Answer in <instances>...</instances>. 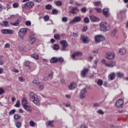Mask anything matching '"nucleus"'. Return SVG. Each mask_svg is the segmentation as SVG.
I'll return each mask as SVG.
<instances>
[{"label":"nucleus","instance_id":"obj_1","mask_svg":"<svg viewBox=\"0 0 128 128\" xmlns=\"http://www.w3.org/2000/svg\"><path fill=\"white\" fill-rule=\"evenodd\" d=\"M100 30L102 32H108L110 30V24L106 22H102L100 24Z\"/></svg>","mask_w":128,"mask_h":128},{"label":"nucleus","instance_id":"obj_2","mask_svg":"<svg viewBox=\"0 0 128 128\" xmlns=\"http://www.w3.org/2000/svg\"><path fill=\"white\" fill-rule=\"evenodd\" d=\"M34 6V4L33 2H29L22 6V8H25L26 10H30Z\"/></svg>","mask_w":128,"mask_h":128},{"label":"nucleus","instance_id":"obj_3","mask_svg":"<svg viewBox=\"0 0 128 128\" xmlns=\"http://www.w3.org/2000/svg\"><path fill=\"white\" fill-rule=\"evenodd\" d=\"M18 36L21 40H24V38L26 34V29L25 28H21L18 32Z\"/></svg>","mask_w":128,"mask_h":128},{"label":"nucleus","instance_id":"obj_4","mask_svg":"<svg viewBox=\"0 0 128 128\" xmlns=\"http://www.w3.org/2000/svg\"><path fill=\"white\" fill-rule=\"evenodd\" d=\"M95 42L96 44H100V42L104 40V37L102 35H96L94 37Z\"/></svg>","mask_w":128,"mask_h":128},{"label":"nucleus","instance_id":"obj_5","mask_svg":"<svg viewBox=\"0 0 128 128\" xmlns=\"http://www.w3.org/2000/svg\"><path fill=\"white\" fill-rule=\"evenodd\" d=\"M82 20V18L80 16H76L74 18L73 20H72L69 22L70 24H76V22H80Z\"/></svg>","mask_w":128,"mask_h":128},{"label":"nucleus","instance_id":"obj_6","mask_svg":"<svg viewBox=\"0 0 128 128\" xmlns=\"http://www.w3.org/2000/svg\"><path fill=\"white\" fill-rule=\"evenodd\" d=\"M60 44L62 45L61 50H62V52L66 50V48L68 46V42L66 40H62L60 41Z\"/></svg>","mask_w":128,"mask_h":128},{"label":"nucleus","instance_id":"obj_7","mask_svg":"<svg viewBox=\"0 0 128 128\" xmlns=\"http://www.w3.org/2000/svg\"><path fill=\"white\" fill-rule=\"evenodd\" d=\"M82 56V52H78L73 53L72 54L71 58H72V60H78V58H76L78 56Z\"/></svg>","mask_w":128,"mask_h":128},{"label":"nucleus","instance_id":"obj_8","mask_svg":"<svg viewBox=\"0 0 128 128\" xmlns=\"http://www.w3.org/2000/svg\"><path fill=\"white\" fill-rule=\"evenodd\" d=\"M90 69L88 68H84L81 72V76L82 78H86V74L88 72Z\"/></svg>","mask_w":128,"mask_h":128},{"label":"nucleus","instance_id":"obj_9","mask_svg":"<svg viewBox=\"0 0 128 128\" xmlns=\"http://www.w3.org/2000/svg\"><path fill=\"white\" fill-rule=\"evenodd\" d=\"M1 32L6 34H12L14 32V31L12 30H10L8 29H2L1 30Z\"/></svg>","mask_w":128,"mask_h":128},{"label":"nucleus","instance_id":"obj_10","mask_svg":"<svg viewBox=\"0 0 128 128\" xmlns=\"http://www.w3.org/2000/svg\"><path fill=\"white\" fill-rule=\"evenodd\" d=\"M80 38L82 40L83 42H84V44H88V42H90V40L86 35H82Z\"/></svg>","mask_w":128,"mask_h":128},{"label":"nucleus","instance_id":"obj_11","mask_svg":"<svg viewBox=\"0 0 128 128\" xmlns=\"http://www.w3.org/2000/svg\"><path fill=\"white\" fill-rule=\"evenodd\" d=\"M70 10H69L70 14H76L78 12L79 10L76 7H72L70 6Z\"/></svg>","mask_w":128,"mask_h":128},{"label":"nucleus","instance_id":"obj_12","mask_svg":"<svg viewBox=\"0 0 128 128\" xmlns=\"http://www.w3.org/2000/svg\"><path fill=\"white\" fill-rule=\"evenodd\" d=\"M86 88H84L80 92V98H81L82 100L83 98H86Z\"/></svg>","mask_w":128,"mask_h":128},{"label":"nucleus","instance_id":"obj_13","mask_svg":"<svg viewBox=\"0 0 128 128\" xmlns=\"http://www.w3.org/2000/svg\"><path fill=\"white\" fill-rule=\"evenodd\" d=\"M124 100L122 99H118L117 100L116 103V106H117V108H120L122 104H124Z\"/></svg>","mask_w":128,"mask_h":128},{"label":"nucleus","instance_id":"obj_14","mask_svg":"<svg viewBox=\"0 0 128 128\" xmlns=\"http://www.w3.org/2000/svg\"><path fill=\"white\" fill-rule=\"evenodd\" d=\"M110 10L108 8H105L102 10V14L105 18H108L110 16V13H108Z\"/></svg>","mask_w":128,"mask_h":128},{"label":"nucleus","instance_id":"obj_15","mask_svg":"<svg viewBox=\"0 0 128 128\" xmlns=\"http://www.w3.org/2000/svg\"><path fill=\"white\" fill-rule=\"evenodd\" d=\"M108 78L110 80H114L116 78V72H113L110 73L108 76Z\"/></svg>","mask_w":128,"mask_h":128},{"label":"nucleus","instance_id":"obj_16","mask_svg":"<svg viewBox=\"0 0 128 128\" xmlns=\"http://www.w3.org/2000/svg\"><path fill=\"white\" fill-rule=\"evenodd\" d=\"M90 20L92 22H99L100 19L98 18H96V16H94V15H91L90 16Z\"/></svg>","mask_w":128,"mask_h":128},{"label":"nucleus","instance_id":"obj_17","mask_svg":"<svg viewBox=\"0 0 128 128\" xmlns=\"http://www.w3.org/2000/svg\"><path fill=\"white\" fill-rule=\"evenodd\" d=\"M106 66H108L109 68H113V66H116V62L110 61L109 62L106 63Z\"/></svg>","mask_w":128,"mask_h":128},{"label":"nucleus","instance_id":"obj_18","mask_svg":"<svg viewBox=\"0 0 128 128\" xmlns=\"http://www.w3.org/2000/svg\"><path fill=\"white\" fill-rule=\"evenodd\" d=\"M106 58H108V60H114V53H112V52L108 53Z\"/></svg>","mask_w":128,"mask_h":128},{"label":"nucleus","instance_id":"obj_19","mask_svg":"<svg viewBox=\"0 0 128 128\" xmlns=\"http://www.w3.org/2000/svg\"><path fill=\"white\" fill-rule=\"evenodd\" d=\"M75 88H76V83L74 82H72L68 86V88L70 90H74Z\"/></svg>","mask_w":128,"mask_h":128},{"label":"nucleus","instance_id":"obj_20","mask_svg":"<svg viewBox=\"0 0 128 128\" xmlns=\"http://www.w3.org/2000/svg\"><path fill=\"white\" fill-rule=\"evenodd\" d=\"M34 42H36V37L34 36H32V35H30L28 41L29 44H34Z\"/></svg>","mask_w":128,"mask_h":128},{"label":"nucleus","instance_id":"obj_21","mask_svg":"<svg viewBox=\"0 0 128 128\" xmlns=\"http://www.w3.org/2000/svg\"><path fill=\"white\" fill-rule=\"evenodd\" d=\"M126 50L125 48H122L119 50V54L121 56H124L126 54Z\"/></svg>","mask_w":128,"mask_h":128},{"label":"nucleus","instance_id":"obj_22","mask_svg":"<svg viewBox=\"0 0 128 128\" xmlns=\"http://www.w3.org/2000/svg\"><path fill=\"white\" fill-rule=\"evenodd\" d=\"M33 102L34 104H36V106H40V99H38V97L33 100Z\"/></svg>","mask_w":128,"mask_h":128},{"label":"nucleus","instance_id":"obj_23","mask_svg":"<svg viewBox=\"0 0 128 128\" xmlns=\"http://www.w3.org/2000/svg\"><path fill=\"white\" fill-rule=\"evenodd\" d=\"M30 97L32 100H35L38 98V96H36V94L34 92H31L30 94Z\"/></svg>","mask_w":128,"mask_h":128},{"label":"nucleus","instance_id":"obj_24","mask_svg":"<svg viewBox=\"0 0 128 128\" xmlns=\"http://www.w3.org/2000/svg\"><path fill=\"white\" fill-rule=\"evenodd\" d=\"M24 108L26 110H27V112H32V106H28V105H25L24 106H23Z\"/></svg>","mask_w":128,"mask_h":128},{"label":"nucleus","instance_id":"obj_25","mask_svg":"<svg viewBox=\"0 0 128 128\" xmlns=\"http://www.w3.org/2000/svg\"><path fill=\"white\" fill-rule=\"evenodd\" d=\"M22 106H26L28 104V101L26 100V98L24 97L22 98Z\"/></svg>","mask_w":128,"mask_h":128},{"label":"nucleus","instance_id":"obj_26","mask_svg":"<svg viewBox=\"0 0 128 128\" xmlns=\"http://www.w3.org/2000/svg\"><path fill=\"white\" fill-rule=\"evenodd\" d=\"M50 62L52 64H54L56 62H58V58L53 57L50 60Z\"/></svg>","mask_w":128,"mask_h":128},{"label":"nucleus","instance_id":"obj_27","mask_svg":"<svg viewBox=\"0 0 128 128\" xmlns=\"http://www.w3.org/2000/svg\"><path fill=\"white\" fill-rule=\"evenodd\" d=\"M54 4H56V6H62V1H54Z\"/></svg>","mask_w":128,"mask_h":128},{"label":"nucleus","instance_id":"obj_28","mask_svg":"<svg viewBox=\"0 0 128 128\" xmlns=\"http://www.w3.org/2000/svg\"><path fill=\"white\" fill-rule=\"evenodd\" d=\"M22 118V116H20V114H16L14 116V120H19V118Z\"/></svg>","mask_w":128,"mask_h":128},{"label":"nucleus","instance_id":"obj_29","mask_svg":"<svg viewBox=\"0 0 128 128\" xmlns=\"http://www.w3.org/2000/svg\"><path fill=\"white\" fill-rule=\"evenodd\" d=\"M11 26H18V24H20V23L18 22V20L16 21L15 22H10V23Z\"/></svg>","mask_w":128,"mask_h":128},{"label":"nucleus","instance_id":"obj_30","mask_svg":"<svg viewBox=\"0 0 128 128\" xmlns=\"http://www.w3.org/2000/svg\"><path fill=\"white\" fill-rule=\"evenodd\" d=\"M94 6H102V2H100V1H98L95 2Z\"/></svg>","mask_w":128,"mask_h":128},{"label":"nucleus","instance_id":"obj_31","mask_svg":"<svg viewBox=\"0 0 128 128\" xmlns=\"http://www.w3.org/2000/svg\"><path fill=\"white\" fill-rule=\"evenodd\" d=\"M32 57L35 60H38V55L36 54H32Z\"/></svg>","mask_w":128,"mask_h":128},{"label":"nucleus","instance_id":"obj_32","mask_svg":"<svg viewBox=\"0 0 128 128\" xmlns=\"http://www.w3.org/2000/svg\"><path fill=\"white\" fill-rule=\"evenodd\" d=\"M3 24H1V26H4L6 27L8 26V22L7 20L4 21Z\"/></svg>","mask_w":128,"mask_h":128},{"label":"nucleus","instance_id":"obj_33","mask_svg":"<svg viewBox=\"0 0 128 128\" xmlns=\"http://www.w3.org/2000/svg\"><path fill=\"white\" fill-rule=\"evenodd\" d=\"M116 74L118 78H124V73L120 72H118Z\"/></svg>","mask_w":128,"mask_h":128},{"label":"nucleus","instance_id":"obj_34","mask_svg":"<svg viewBox=\"0 0 128 128\" xmlns=\"http://www.w3.org/2000/svg\"><path fill=\"white\" fill-rule=\"evenodd\" d=\"M84 22L85 24H88L90 22V18L88 17H85L84 19Z\"/></svg>","mask_w":128,"mask_h":128},{"label":"nucleus","instance_id":"obj_35","mask_svg":"<svg viewBox=\"0 0 128 128\" xmlns=\"http://www.w3.org/2000/svg\"><path fill=\"white\" fill-rule=\"evenodd\" d=\"M60 35L59 34H56L54 35V38L55 40H60Z\"/></svg>","mask_w":128,"mask_h":128},{"label":"nucleus","instance_id":"obj_36","mask_svg":"<svg viewBox=\"0 0 128 128\" xmlns=\"http://www.w3.org/2000/svg\"><path fill=\"white\" fill-rule=\"evenodd\" d=\"M53 48L55 50H58L60 49V46L58 44H54L53 46Z\"/></svg>","mask_w":128,"mask_h":128},{"label":"nucleus","instance_id":"obj_37","mask_svg":"<svg viewBox=\"0 0 128 128\" xmlns=\"http://www.w3.org/2000/svg\"><path fill=\"white\" fill-rule=\"evenodd\" d=\"M52 12L53 14H58V11L56 9H54L52 10Z\"/></svg>","mask_w":128,"mask_h":128},{"label":"nucleus","instance_id":"obj_38","mask_svg":"<svg viewBox=\"0 0 128 128\" xmlns=\"http://www.w3.org/2000/svg\"><path fill=\"white\" fill-rule=\"evenodd\" d=\"M20 100H17L14 106L16 108H20Z\"/></svg>","mask_w":128,"mask_h":128},{"label":"nucleus","instance_id":"obj_39","mask_svg":"<svg viewBox=\"0 0 128 128\" xmlns=\"http://www.w3.org/2000/svg\"><path fill=\"white\" fill-rule=\"evenodd\" d=\"M14 112H16V110L15 109H13V110H11L9 112V116H12V114H14Z\"/></svg>","mask_w":128,"mask_h":128},{"label":"nucleus","instance_id":"obj_40","mask_svg":"<svg viewBox=\"0 0 128 128\" xmlns=\"http://www.w3.org/2000/svg\"><path fill=\"white\" fill-rule=\"evenodd\" d=\"M54 76V72H51L50 74H48L49 78L50 80H52V78Z\"/></svg>","mask_w":128,"mask_h":128},{"label":"nucleus","instance_id":"obj_41","mask_svg":"<svg viewBox=\"0 0 128 128\" xmlns=\"http://www.w3.org/2000/svg\"><path fill=\"white\" fill-rule=\"evenodd\" d=\"M64 60L62 57L58 58V62H64Z\"/></svg>","mask_w":128,"mask_h":128},{"label":"nucleus","instance_id":"obj_42","mask_svg":"<svg viewBox=\"0 0 128 128\" xmlns=\"http://www.w3.org/2000/svg\"><path fill=\"white\" fill-rule=\"evenodd\" d=\"M102 84H103L102 80H98L97 82V84H98V86H101Z\"/></svg>","mask_w":128,"mask_h":128},{"label":"nucleus","instance_id":"obj_43","mask_svg":"<svg viewBox=\"0 0 128 128\" xmlns=\"http://www.w3.org/2000/svg\"><path fill=\"white\" fill-rule=\"evenodd\" d=\"M16 128H20V126H22V123H20V122H18L16 124Z\"/></svg>","mask_w":128,"mask_h":128},{"label":"nucleus","instance_id":"obj_44","mask_svg":"<svg viewBox=\"0 0 128 128\" xmlns=\"http://www.w3.org/2000/svg\"><path fill=\"white\" fill-rule=\"evenodd\" d=\"M48 126H51L52 128H53L54 124H52V122H54V121H48Z\"/></svg>","mask_w":128,"mask_h":128},{"label":"nucleus","instance_id":"obj_45","mask_svg":"<svg viewBox=\"0 0 128 128\" xmlns=\"http://www.w3.org/2000/svg\"><path fill=\"white\" fill-rule=\"evenodd\" d=\"M30 64V61H26L24 62V66H29Z\"/></svg>","mask_w":128,"mask_h":128},{"label":"nucleus","instance_id":"obj_46","mask_svg":"<svg viewBox=\"0 0 128 128\" xmlns=\"http://www.w3.org/2000/svg\"><path fill=\"white\" fill-rule=\"evenodd\" d=\"M44 22H48V20H50V16H45L44 17Z\"/></svg>","mask_w":128,"mask_h":128},{"label":"nucleus","instance_id":"obj_47","mask_svg":"<svg viewBox=\"0 0 128 128\" xmlns=\"http://www.w3.org/2000/svg\"><path fill=\"white\" fill-rule=\"evenodd\" d=\"M32 83L36 84V86H40V83L38 80H34L32 81Z\"/></svg>","mask_w":128,"mask_h":128},{"label":"nucleus","instance_id":"obj_48","mask_svg":"<svg viewBox=\"0 0 128 128\" xmlns=\"http://www.w3.org/2000/svg\"><path fill=\"white\" fill-rule=\"evenodd\" d=\"M116 32H118V31L116 30H114L112 32V36H116Z\"/></svg>","mask_w":128,"mask_h":128},{"label":"nucleus","instance_id":"obj_49","mask_svg":"<svg viewBox=\"0 0 128 128\" xmlns=\"http://www.w3.org/2000/svg\"><path fill=\"white\" fill-rule=\"evenodd\" d=\"M18 80L20 82H24L26 80V79L22 77H19L18 78Z\"/></svg>","mask_w":128,"mask_h":128},{"label":"nucleus","instance_id":"obj_50","mask_svg":"<svg viewBox=\"0 0 128 128\" xmlns=\"http://www.w3.org/2000/svg\"><path fill=\"white\" fill-rule=\"evenodd\" d=\"M62 22H68V18H66V17L62 18Z\"/></svg>","mask_w":128,"mask_h":128},{"label":"nucleus","instance_id":"obj_51","mask_svg":"<svg viewBox=\"0 0 128 128\" xmlns=\"http://www.w3.org/2000/svg\"><path fill=\"white\" fill-rule=\"evenodd\" d=\"M94 10L97 12H102V9L98 8H95Z\"/></svg>","mask_w":128,"mask_h":128},{"label":"nucleus","instance_id":"obj_52","mask_svg":"<svg viewBox=\"0 0 128 128\" xmlns=\"http://www.w3.org/2000/svg\"><path fill=\"white\" fill-rule=\"evenodd\" d=\"M97 112H98L99 114H104V112L102 110H99Z\"/></svg>","mask_w":128,"mask_h":128},{"label":"nucleus","instance_id":"obj_53","mask_svg":"<svg viewBox=\"0 0 128 128\" xmlns=\"http://www.w3.org/2000/svg\"><path fill=\"white\" fill-rule=\"evenodd\" d=\"M30 126H34V124H36V123H34V121H30Z\"/></svg>","mask_w":128,"mask_h":128},{"label":"nucleus","instance_id":"obj_54","mask_svg":"<svg viewBox=\"0 0 128 128\" xmlns=\"http://www.w3.org/2000/svg\"><path fill=\"white\" fill-rule=\"evenodd\" d=\"M82 12H86V8L84 7L81 8Z\"/></svg>","mask_w":128,"mask_h":128},{"label":"nucleus","instance_id":"obj_55","mask_svg":"<svg viewBox=\"0 0 128 128\" xmlns=\"http://www.w3.org/2000/svg\"><path fill=\"white\" fill-rule=\"evenodd\" d=\"M46 10H50L52 8V5L50 4H47L46 6Z\"/></svg>","mask_w":128,"mask_h":128},{"label":"nucleus","instance_id":"obj_56","mask_svg":"<svg viewBox=\"0 0 128 128\" xmlns=\"http://www.w3.org/2000/svg\"><path fill=\"white\" fill-rule=\"evenodd\" d=\"M32 24V22H30V21H26V25L27 26H30Z\"/></svg>","mask_w":128,"mask_h":128},{"label":"nucleus","instance_id":"obj_57","mask_svg":"<svg viewBox=\"0 0 128 128\" xmlns=\"http://www.w3.org/2000/svg\"><path fill=\"white\" fill-rule=\"evenodd\" d=\"M4 92V90L2 88H0V94H2Z\"/></svg>","mask_w":128,"mask_h":128},{"label":"nucleus","instance_id":"obj_58","mask_svg":"<svg viewBox=\"0 0 128 128\" xmlns=\"http://www.w3.org/2000/svg\"><path fill=\"white\" fill-rule=\"evenodd\" d=\"M88 60H94V56H92V55H91L88 57Z\"/></svg>","mask_w":128,"mask_h":128},{"label":"nucleus","instance_id":"obj_59","mask_svg":"<svg viewBox=\"0 0 128 128\" xmlns=\"http://www.w3.org/2000/svg\"><path fill=\"white\" fill-rule=\"evenodd\" d=\"M82 30H83V32H86V30H88V26H84Z\"/></svg>","mask_w":128,"mask_h":128},{"label":"nucleus","instance_id":"obj_60","mask_svg":"<svg viewBox=\"0 0 128 128\" xmlns=\"http://www.w3.org/2000/svg\"><path fill=\"white\" fill-rule=\"evenodd\" d=\"M94 108L100 106V104H98V103H94Z\"/></svg>","mask_w":128,"mask_h":128},{"label":"nucleus","instance_id":"obj_61","mask_svg":"<svg viewBox=\"0 0 128 128\" xmlns=\"http://www.w3.org/2000/svg\"><path fill=\"white\" fill-rule=\"evenodd\" d=\"M10 46V44H6L4 46V48H8Z\"/></svg>","mask_w":128,"mask_h":128},{"label":"nucleus","instance_id":"obj_62","mask_svg":"<svg viewBox=\"0 0 128 128\" xmlns=\"http://www.w3.org/2000/svg\"><path fill=\"white\" fill-rule=\"evenodd\" d=\"M18 4L17 3H14L13 4V7L14 8H18Z\"/></svg>","mask_w":128,"mask_h":128},{"label":"nucleus","instance_id":"obj_63","mask_svg":"<svg viewBox=\"0 0 128 128\" xmlns=\"http://www.w3.org/2000/svg\"><path fill=\"white\" fill-rule=\"evenodd\" d=\"M92 52L93 53V54H98V50H92Z\"/></svg>","mask_w":128,"mask_h":128},{"label":"nucleus","instance_id":"obj_64","mask_svg":"<svg viewBox=\"0 0 128 128\" xmlns=\"http://www.w3.org/2000/svg\"><path fill=\"white\" fill-rule=\"evenodd\" d=\"M98 62V58L96 59V60H94V64H97Z\"/></svg>","mask_w":128,"mask_h":128}]
</instances>
